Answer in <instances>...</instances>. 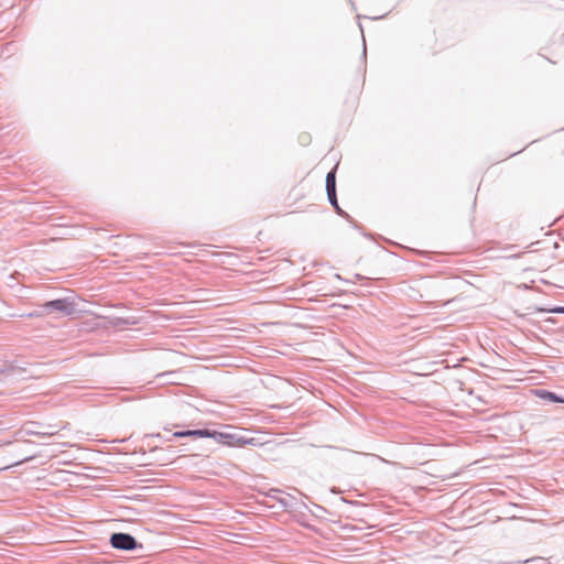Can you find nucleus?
Segmentation results:
<instances>
[{"label": "nucleus", "instance_id": "f03ea898", "mask_svg": "<svg viewBox=\"0 0 564 564\" xmlns=\"http://www.w3.org/2000/svg\"><path fill=\"white\" fill-rule=\"evenodd\" d=\"M112 547L123 551H131L137 547V540L129 533H112L110 536Z\"/></svg>", "mask_w": 564, "mask_h": 564}, {"label": "nucleus", "instance_id": "0eeeda50", "mask_svg": "<svg viewBox=\"0 0 564 564\" xmlns=\"http://www.w3.org/2000/svg\"><path fill=\"white\" fill-rule=\"evenodd\" d=\"M46 434H52L51 432H40V429L39 430H34V429H30L28 426H24L23 429H21L17 435L19 437H23V436H45Z\"/></svg>", "mask_w": 564, "mask_h": 564}, {"label": "nucleus", "instance_id": "6e6552de", "mask_svg": "<svg viewBox=\"0 0 564 564\" xmlns=\"http://www.w3.org/2000/svg\"><path fill=\"white\" fill-rule=\"evenodd\" d=\"M336 172L332 170L326 175V192H333L336 189Z\"/></svg>", "mask_w": 564, "mask_h": 564}, {"label": "nucleus", "instance_id": "423d86ee", "mask_svg": "<svg viewBox=\"0 0 564 564\" xmlns=\"http://www.w3.org/2000/svg\"><path fill=\"white\" fill-rule=\"evenodd\" d=\"M535 393H536V395H539L540 398H542L544 400H549V401L556 402V403L564 402L563 398H561L560 395H557L553 392L546 391V390H536Z\"/></svg>", "mask_w": 564, "mask_h": 564}, {"label": "nucleus", "instance_id": "1a4fd4ad", "mask_svg": "<svg viewBox=\"0 0 564 564\" xmlns=\"http://www.w3.org/2000/svg\"><path fill=\"white\" fill-rule=\"evenodd\" d=\"M327 196H328V200H329L330 205L333 207H335L338 213H341V210L338 206V203H337L336 189H334L333 192H327Z\"/></svg>", "mask_w": 564, "mask_h": 564}, {"label": "nucleus", "instance_id": "7ed1b4c3", "mask_svg": "<svg viewBox=\"0 0 564 564\" xmlns=\"http://www.w3.org/2000/svg\"><path fill=\"white\" fill-rule=\"evenodd\" d=\"M208 438H214L216 440L218 443H223V444H234V442L236 443H242V444H247V443H250L251 441H242L241 438H237L231 435V434H227V433H221V432H217V431H210L208 430V435L206 436Z\"/></svg>", "mask_w": 564, "mask_h": 564}, {"label": "nucleus", "instance_id": "f257e3e1", "mask_svg": "<svg viewBox=\"0 0 564 564\" xmlns=\"http://www.w3.org/2000/svg\"><path fill=\"white\" fill-rule=\"evenodd\" d=\"M43 313L41 314H30V316H41V315H53L56 316H68L76 313L75 303L65 297L57 299L53 301L45 302L43 305Z\"/></svg>", "mask_w": 564, "mask_h": 564}, {"label": "nucleus", "instance_id": "9d476101", "mask_svg": "<svg viewBox=\"0 0 564 564\" xmlns=\"http://www.w3.org/2000/svg\"><path fill=\"white\" fill-rule=\"evenodd\" d=\"M550 312L556 313V314H564V306L554 307Z\"/></svg>", "mask_w": 564, "mask_h": 564}, {"label": "nucleus", "instance_id": "20e7f679", "mask_svg": "<svg viewBox=\"0 0 564 564\" xmlns=\"http://www.w3.org/2000/svg\"><path fill=\"white\" fill-rule=\"evenodd\" d=\"M31 425H37L40 427V432H51L52 434H46V436H54L58 434L59 431L66 429V424L59 423V424H48V425H42L37 423H31Z\"/></svg>", "mask_w": 564, "mask_h": 564}, {"label": "nucleus", "instance_id": "39448f33", "mask_svg": "<svg viewBox=\"0 0 564 564\" xmlns=\"http://www.w3.org/2000/svg\"><path fill=\"white\" fill-rule=\"evenodd\" d=\"M208 435V430H186V431H178L173 434L174 437H206Z\"/></svg>", "mask_w": 564, "mask_h": 564}]
</instances>
